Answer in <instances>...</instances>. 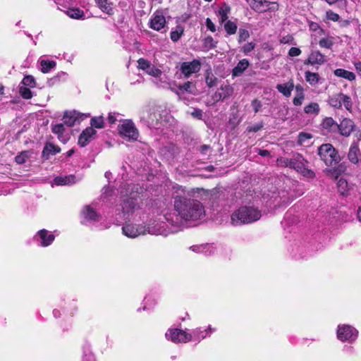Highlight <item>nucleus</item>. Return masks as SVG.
Returning <instances> with one entry per match:
<instances>
[{
    "label": "nucleus",
    "instance_id": "nucleus-22",
    "mask_svg": "<svg viewBox=\"0 0 361 361\" xmlns=\"http://www.w3.org/2000/svg\"><path fill=\"white\" fill-rule=\"evenodd\" d=\"M322 126L323 129L326 130L327 133L337 132L338 128V123L331 117L325 118L323 120Z\"/></svg>",
    "mask_w": 361,
    "mask_h": 361
},
{
    "label": "nucleus",
    "instance_id": "nucleus-54",
    "mask_svg": "<svg viewBox=\"0 0 361 361\" xmlns=\"http://www.w3.org/2000/svg\"><path fill=\"white\" fill-rule=\"evenodd\" d=\"M137 63L138 68L145 71L147 68H148V66H149L151 63L147 60H145V59H140L137 61Z\"/></svg>",
    "mask_w": 361,
    "mask_h": 361
},
{
    "label": "nucleus",
    "instance_id": "nucleus-56",
    "mask_svg": "<svg viewBox=\"0 0 361 361\" xmlns=\"http://www.w3.org/2000/svg\"><path fill=\"white\" fill-rule=\"evenodd\" d=\"M192 85V83L191 82H187L181 85H179L178 89L181 91L192 92V90H191Z\"/></svg>",
    "mask_w": 361,
    "mask_h": 361
},
{
    "label": "nucleus",
    "instance_id": "nucleus-27",
    "mask_svg": "<svg viewBox=\"0 0 361 361\" xmlns=\"http://www.w3.org/2000/svg\"><path fill=\"white\" fill-rule=\"evenodd\" d=\"M139 116L140 121L143 122L145 124L150 125L151 121L152 120L151 118L150 109L147 106L142 108L139 111Z\"/></svg>",
    "mask_w": 361,
    "mask_h": 361
},
{
    "label": "nucleus",
    "instance_id": "nucleus-53",
    "mask_svg": "<svg viewBox=\"0 0 361 361\" xmlns=\"http://www.w3.org/2000/svg\"><path fill=\"white\" fill-rule=\"evenodd\" d=\"M255 47V44L253 42H248L243 45L241 50L244 54H247L250 51H252Z\"/></svg>",
    "mask_w": 361,
    "mask_h": 361
},
{
    "label": "nucleus",
    "instance_id": "nucleus-28",
    "mask_svg": "<svg viewBox=\"0 0 361 361\" xmlns=\"http://www.w3.org/2000/svg\"><path fill=\"white\" fill-rule=\"evenodd\" d=\"M82 215L87 221H96L99 219L97 212L92 209L90 206H86L82 211Z\"/></svg>",
    "mask_w": 361,
    "mask_h": 361
},
{
    "label": "nucleus",
    "instance_id": "nucleus-16",
    "mask_svg": "<svg viewBox=\"0 0 361 361\" xmlns=\"http://www.w3.org/2000/svg\"><path fill=\"white\" fill-rule=\"evenodd\" d=\"M361 157V152L359 147V145L357 142H353L349 148L348 153V159L353 164L359 163L360 158Z\"/></svg>",
    "mask_w": 361,
    "mask_h": 361
},
{
    "label": "nucleus",
    "instance_id": "nucleus-42",
    "mask_svg": "<svg viewBox=\"0 0 361 361\" xmlns=\"http://www.w3.org/2000/svg\"><path fill=\"white\" fill-rule=\"evenodd\" d=\"M224 28L228 35H233L236 32L237 25L234 23L228 20L224 25Z\"/></svg>",
    "mask_w": 361,
    "mask_h": 361
},
{
    "label": "nucleus",
    "instance_id": "nucleus-59",
    "mask_svg": "<svg viewBox=\"0 0 361 361\" xmlns=\"http://www.w3.org/2000/svg\"><path fill=\"white\" fill-rule=\"evenodd\" d=\"M202 114H203V112L200 109H195L194 111L191 113V116L193 118H197L198 120L202 119Z\"/></svg>",
    "mask_w": 361,
    "mask_h": 361
},
{
    "label": "nucleus",
    "instance_id": "nucleus-49",
    "mask_svg": "<svg viewBox=\"0 0 361 361\" xmlns=\"http://www.w3.org/2000/svg\"><path fill=\"white\" fill-rule=\"evenodd\" d=\"M278 161L282 166L292 169L293 162V157L292 158H281V159H278Z\"/></svg>",
    "mask_w": 361,
    "mask_h": 361
},
{
    "label": "nucleus",
    "instance_id": "nucleus-46",
    "mask_svg": "<svg viewBox=\"0 0 361 361\" xmlns=\"http://www.w3.org/2000/svg\"><path fill=\"white\" fill-rule=\"evenodd\" d=\"M250 37L249 31L245 29L240 28L238 32V42L242 43L246 41Z\"/></svg>",
    "mask_w": 361,
    "mask_h": 361
},
{
    "label": "nucleus",
    "instance_id": "nucleus-13",
    "mask_svg": "<svg viewBox=\"0 0 361 361\" xmlns=\"http://www.w3.org/2000/svg\"><path fill=\"white\" fill-rule=\"evenodd\" d=\"M338 126L337 131L344 137H349L355 128L354 121L350 118H343Z\"/></svg>",
    "mask_w": 361,
    "mask_h": 361
},
{
    "label": "nucleus",
    "instance_id": "nucleus-52",
    "mask_svg": "<svg viewBox=\"0 0 361 361\" xmlns=\"http://www.w3.org/2000/svg\"><path fill=\"white\" fill-rule=\"evenodd\" d=\"M326 17L328 20L336 22L339 20L340 17L338 14L334 11L329 10L326 12Z\"/></svg>",
    "mask_w": 361,
    "mask_h": 361
},
{
    "label": "nucleus",
    "instance_id": "nucleus-14",
    "mask_svg": "<svg viewBox=\"0 0 361 361\" xmlns=\"http://www.w3.org/2000/svg\"><path fill=\"white\" fill-rule=\"evenodd\" d=\"M96 133L97 131L93 128H86L79 136L78 145L82 147L87 145L94 138Z\"/></svg>",
    "mask_w": 361,
    "mask_h": 361
},
{
    "label": "nucleus",
    "instance_id": "nucleus-44",
    "mask_svg": "<svg viewBox=\"0 0 361 361\" xmlns=\"http://www.w3.org/2000/svg\"><path fill=\"white\" fill-rule=\"evenodd\" d=\"M312 135L310 133L301 132L298 136V143L300 145L305 144L308 140L311 139Z\"/></svg>",
    "mask_w": 361,
    "mask_h": 361
},
{
    "label": "nucleus",
    "instance_id": "nucleus-38",
    "mask_svg": "<svg viewBox=\"0 0 361 361\" xmlns=\"http://www.w3.org/2000/svg\"><path fill=\"white\" fill-rule=\"evenodd\" d=\"M184 29L181 26H177L175 30L171 32V39L173 42H178L183 35Z\"/></svg>",
    "mask_w": 361,
    "mask_h": 361
},
{
    "label": "nucleus",
    "instance_id": "nucleus-39",
    "mask_svg": "<svg viewBox=\"0 0 361 361\" xmlns=\"http://www.w3.org/2000/svg\"><path fill=\"white\" fill-rule=\"evenodd\" d=\"M30 152L28 151H23L19 154H18L16 158V162L18 164H23L25 163L26 160L30 157Z\"/></svg>",
    "mask_w": 361,
    "mask_h": 361
},
{
    "label": "nucleus",
    "instance_id": "nucleus-60",
    "mask_svg": "<svg viewBox=\"0 0 361 361\" xmlns=\"http://www.w3.org/2000/svg\"><path fill=\"white\" fill-rule=\"evenodd\" d=\"M300 54H301V50L297 47H291L288 51V55L292 57L298 56Z\"/></svg>",
    "mask_w": 361,
    "mask_h": 361
},
{
    "label": "nucleus",
    "instance_id": "nucleus-57",
    "mask_svg": "<svg viewBox=\"0 0 361 361\" xmlns=\"http://www.w3.org/2000/svg\"><path fill=\"white\" fill-rule=\"evenodd\" d=\"M63 130H64V127H63V124H62V123L56 124L54 126H53V128H52V131L55 134L60 135V134L63 133Z\"/></svg>",
    "mask_w": 361,
    "mask_h": 361
},
{
    "label": "nucleus",
    "instance_id": "nucleus-12",
    "mask_svg": "<svg viewBox=\"0 0 361 361\" xmlns=\"http://www.w3.org/2000/svg\"><path fill=\"white\" fill-rule=\"evenodd\" d=\"M87 116L83 114H80L76 111H66L64 114L63 120L64 124L71 127L73 126L76 123H80V121L87 118Z\"/></svg>",
    "mask_w": 361,
    "mask_h": 361
},
{
    "label": "nucleus",
    "instance_id": "nucleus-17",
    "mask_svg": "<svg viewBox=\"0 0 361 361\" xmlns=\"http://www.w3.org/2000/svg\"><path fill=\"white\" fill-rule=\"evenodd\" d=\"M326 62L325 56L323 55L319 51H312L305 64H319L322 65Z\"/></svg>",
    "mask_w": 361,
    "mask_h": 361
},
{
    "label": "nucleus",
    "instance_id": "nucleus-4",
    "mask_svg": "<svg viewBox=\"0 0 361 361\" xmlns=\"http://www.w3.org/2000/svg\"><path fill=\"white\" fill-rule=\"evenodd\" d=\"M119 134L129 141L137 140L139 136L138 130L131 120L125 119L118 126Z\"/></svg>",
    "mask_w": 361,
    "mask_h": 361
},
{
    "label": "nucleus",
    "instance_id": "nucleus-30",
    "mask_svg": "<svg viewBox=\"0 0 361 361\" xmlns=\"http://www.w3.org/2000/svg\"><path fill=\"white\" fill-rule=\"evenodd\" d=\"M334 75L336 76L347 79L350 81H353L355 79V75L354 73L342 68L335 70Z\"/></svg>",
    "mask_w": 361,
    "mask_h": 361
},
{
    "label": "nucleus",
    "instance_id": "nucleus-32",
    "mask_svg": "<svg viewBox=\"0 0 361 361\" xmlns=\"http://www.w3.org/2000/svg\"><path fill=\"white\" fill-rule=\"evenodd\" d=\"M60 149H57L53 144L48 143L44 147L42 151V157L45 159H48L49 158L50 154H56L59 152Z\"/></svg>",
    "mask_w": 361,
    "mask_h": 361
},
{
    "label": "nucleus",
    "instance_id": "nucleus-29",
    "mask_svg": "<svg viewBox=\"0 0 361 361\" xmlns=\"http://www.w3.org/2000/svg\"><path fill=\"white\" fill-rule=\"evenodd\" d=\"M337 189L338 192L343 195H348L350 190V187L347 180L343 178H341L337 181Z\"/></svg>",
    "mask_w": 361,
    "mask_h": 361
},
{
    "label": "nucleus",
    "instance_id": "nucleus-63",
    "mask_svg": "<svg viewBox=\"0 0 361 361\" xmlns=\"http://www.w3.org/2000/svg\"><path fill=\"white\" fill-rule=\"evenodd\" d=\"M209 149H211V147L208 145H202L199 147V151L202 154H206Z\"/></svg>",
    "mask_w": 361,
    "mask_h": 361
},
{
    "label": "nucleus",
    "instance_id": "nucleus-33",
    "mask_svg": "<svg viewBox=\"0 0 361 361\" xmlns=\"http://www.w3.org/2000/svg\"><path fill=\"white\" fill-rule=\"evenodd\" d=\"M304 111L307 114L317 116L320 111L319 105L316 102H311L304 108Z\"/></svg>",
    "mask_w": 361,
    "mask_h": 361
},
{
    "label": "nucleus",
    "instance_id": "nucleus-35",
    "mask_svg": "<svg viewBox=\"0 0 361 361\" xmlns=\"http://www.w3.org/2000/svg\"><path fill=\"white\" fill-rule=\"evenodd\" d=\"M305 80L311 85H314L318 83L319 80V75L317 73H312L310 71L305 72Z\"/></svg>",
    "mask_w": 361,
    "mask_h": 361
},
{
    "label": "nucleus",
    "instance_id": "nucleus-58",
    "mask_svg": "<svg viewBox=\"0 0 361 361\" xmlns=\"http://www.w3.org/2000/svg\"><path fill=\"white\" fill-rule=\"evenodd\" d=\"M252 106L255 112L257 113L262 108V103L260 101H259L257 99H255L252 102Z\"/></svg>",
    "mask_w": 361,
    "mask_h": 361
},
{
    "label": "nucleus",
    "instance_id": "nucleus-23",
    "mask_svg": "<svg viewBox=\"0 0 361 361\" xmlns=\"http://www.w3.org/2000/svg\"><path fill=\"white\" fill-rule=\"evenodd\" d=\"M77 180L75 176L69 175L66 176H57L54 179V183L56 185H68L76 183Z\"/></svg>",
    "mask_w": 361,
    "mask_h": 361
},
{
    "label": "nucleus",
    "instance_id": "nucleus-31",
    "mask_svg": "<svg viewBox=\"0 0 361 361\" xmlns=\"http://www.w3.org/2000/svg\"><path fill=\"white\" fill-rule=\"evenodd\" d=\"M99 8L104 13L111 15L113 14V8L111 7V3L109 2L108 0H95Z\"/></svg>",
    "mask_w": 361,
    "mask_h": 361
},
{
    "label": "nucleus",
    "instance_id": "nucleus-6",
    "mask_svg": "<svg viewBox=\"0 0 361 361\" xmlns=\"http://www.w3.org/2000/svg\"><path fill=\"white\" fill-rule=\"evenodd\" d=\"M358 336V331L350 325H339L337 329V337L343 341L352 343L355 341Z\"/></svg>",
    "mask_w": 361,
    "mask_h": 361
},
{
    "label": "nucleus",
    "instance_id": "nucleus-62",
    "mask_svg": "<svg viewBox=\"0 0 361 361\" xmlns=\"http://www.w3.org/2000/svg\"><path fill=\"white\" fill-rule=\"evenodd\" d=\"M219 16L221 22L226 21L228 18L227 11L223 8L219 9Z\"/></svg>",
    "mask_w": 361,
    "mask_h": 361
},
{
    "label": "nucleus",
    "instance_id": "nucleus-34",
    "mask_svg": "<svg viewBox=\"0 0 361 361\" xmlns=\"http://www.w3.org/2000/svg\"><path fill=\"white\" fill-rule=\"evenodd\" d=\"M40 65L42 72L47 73L56 66V62L54 61L42 60Z\"/></svg>",
    "mask_w": 361,
    "mask_h": 361
},
{
    "label": "nucleus",
    "instance_id": "nucleus-2",
    "mask_svg": "<svg viewBox=\"0 0 361 361\" xmlns=\"http://www.w3.org/2000/svg\"><path fill=\"white\" fill-rule=\"evenodd\" d=\"M262 216L261 211L252 206H243L235 210L231 215L233 226L248 224L257 221Z\"/></svg>",
    "mask_w": 361,
    "mask_h": 361
},
{
    "label": "nucleus",
    "instance_id": "nucleus-18",
    "mask_svg": "<svg viewBox=\"0 0 361 361\" xmlns=\"http://www.w3.org/2000/svg\"><path fill=\"white\" fill-rule=\"evenodd\" d=\"M54 238L55 236L53 234H48V231L45 229H42L37 233V240H40V245L42 247L51 245Z\"/></svg>",
    "mask_w": 361,
    "mask_h": 361
},
{
    "label": "nucleus",
    "instance_id": "nucleus-64",
    "mask_svg": "<svg viewBox=\"0 0 361 361\" xmlns=\"http://www.w3.org/2000/svg\"><path fill=\"white\" fill-rule=\"evenodd\" d=\"M82 361H95V358L91 353H88L84 355Z\"/></svg>",
    "mask_w": 361,
    "mask_h": 361
},
{
    "label": "nucleus",
    "instance_id": "nucleus-11",
    "mask_svg": "<svg viewBox=\"0 0 361 361\" xmlns=\"http://www.w3.org/2000/svg\"><path fill=\"white\" fill-rule=\"evenodd\" d=\"M123 233L128 238H136L147 233L146 226L128 224L122 227Z\"/></svg>",
    "mask_w": 361,
    "mask_h": 361
},
{
    "label": "nucleus",
    "instance_id": "nucleus-9",
    "mask_svg": "<svg viewBox=\"0 0 361 361\" xmlns=\"http://www.w3.org/2000/svg\"><path fill=\"white\" fill-rule=\"evenodd\" d=\"M233 93V88L230 85L221 86L220 89L214 92L211 99L207 102V106H212L220 100L230 97Z\"/></svg>",
    "mask_w": 361,
    "mask_h": 361
},
{
    "label": "nucleus",
    "instance_id": "nucleus-1",
    "mask_svg": "<svg viewBox=\"0 0 361 361\" xmlns=\"http://www.w3.org/2000/svg\"><path fill=\"white\" fill-rule=\"evenodd\" d=\"M174 208L178 215L186 221H196L205 215L202 204L193 198L177 196L174 200Z\"/></svg>",
    "mask_w": 361,
    "mask_h": 361
},
{
    "label": "nucleus",
    "instance_id": "nucleus-51",
    "mask_svg": "<svg viewBox=\"0 0 361 361\" xmlns=\"http://www.w3.org/2000/svg\"><path fill=\"white\" fill-rule=\"evenodd\" d=\"M305 96L303 92H298L293 100V103L295 106H300L302 104Z\"/></svg>",
    "mask_w": 361,
    "mask_h": 361
},
{
    "label": "nucleus",
    "instance_id": "nucleus-41",
    "mask_svg": "<svg viewBox=\"0 0 361 361\" xmlns=\"http://www.w3.org/2000/svg\"><path fill=\"white\" fill-rule=\"evenodd\" d=\"M23 86L34 87L35 86V80L33 76L32 75H26L23 78L22 82Z\"/></svg>",
    "mask_w": 361,
    "mask_h": 361
},
{
    "label": "nucleus",
    "instance_id": "nucleus-40",
    "mask_svg": "<svg viewBox=\"0 0 361 361\" xmlns=\"http://www.w3.org/2000/svg\"><path fill=\"white\" fill-rule=\"evenodd\" d=\"M91 126L97 128H102L104 127V118L103 116L93 117L91 119Z\"/></svg>",
    "mask_w": 361,
    "mask_h": 361
},
{
    "label": "nucleus",
    "instance_id": "nucleus-20",
    "mask_svg": "<svg viewBox=\"0 0 361 361\" xmlns=\"http://www.w3.org/2000/svg\"><path fill=\"white\" fill-rule=\"evenodd\" d=\"M165 25L166 19L162 15H155L150 21V27L157 31H160Z\"/></svg>",
    "mask_w": 361,
    "mask_h": 361
},
{
    "label": "nucleus",
    "instance_id": "nucleus-36",
    "mask_svg": "<svg viewBox=\"0 0 361 361\" xmlns=\"http://www.w3.org/2000/svg\"><path fill=\"white\" fill-rule=\"evenodd\" d=\"M66 14L73 19H80L84 16L83 11L79 8H70L66 11Z\"/></svg>",
    "mask_w": 361,
    "mask_h": 361
},
{
    "label": "nucleus",
    "instance_id": "nucleus-45",
    "mask_svg": "<svg viewBox=\"0 0 361 361\" xmlns=\"http://www.w3.org/2000/svg\"><path fill=\"white\" fill-rule=\"evenodd\" d=\"M145 71L147 74L154 77H159L161 74V71L151 63L148 66V68H147Z\"/></svg>",
    "mask_w": 361,
    "mask_h": 361
},
{
    "label": "nucleus",
    "instance_id": "nucleus-26",
    "mask_svg": "<svg viewBox=\"0 0 361 361\" xmlns=\"http://www.w3.org/2000/svg\"><path fill=\"white\" fill-rule=\"evenodd\" d=\"M146 229L147 233L152 235H166L164 226L161 224L153 225V224H149L146 226Z\"/></svg>",
    "mask_w": 361,
    "mask_h": 361
},
{
    "label": "nucleus",
    "instance_id": "nucleus-3",
    "mask_svg": "<svg viewBox=\"0 0 361 361\" xmlns=\"http://www.w3.org/2000/svg\"><path fill=\"white\" fill-rule=\"evenodd\" d=\"M317 154L326 166H333L341 161V157L335 147L329 143L322 144L318 147Z\"/></svg>",
    "mask_w": 361,
    "mask_h": 361
},
{
    "label": "nucleus",
    "instance_id": "nucleus-5",
    "mask_svg": "<svg viewBox=\"0 0 361 361\" xmlns=\"http://www.w3.org/2000/svg\"><path fill=\"white\" fill-rule=\"evenodd\" d=\"M308 161L300 154L293 156V162L292 169L302 174L307 178H313L315 173L313 171L307 168Z\"/></svg>",
    "mask_w": 361,
    "mask_h": 361
},
{
    "label": "nucleus",
    "instance_id": "nucleus-7",
    "mask_svg": "<svg viewBox=\"0 0 361 361\" xmlns=\"http://www.w3.org/2000/svg\"><path fill=\"white\" fill-rule=\"evenodd\" d=\"M329 104L335 109H341L343 104L346 110L350 111L353 106L351 98L343 93L335 94L329 99Z\"/></svg>",
    "mask_w": 361,
    "mask_h": 361
},
{
    "label": "nucleus",
    "instance_id": "nucleus-50",
    "mask_svg": "<svg viewBox=\"0 0 361 361\" xmlns=\"http://www.w3.org/2000/svg\"><path fill=\"white\" fill-rule=\"evenodd\" d=\"M217 78L214 77L212 74H207L206 76V83L208 87H212L216 85Z\"/></svg>",
    "mask_w": 361,
    "mask_h": 361
},
{
    "label": "nucleus",
    "instance_id": "nucleus-15",
    "mask_svg": "<svg viewBox=\"0 0 361 361\" xmlns=\"http://www.w3.org/2000/svg\"><path fill=\"white\" fill-rule=\"evenodd\" d=\"M121 205L125 214L131 213L139 207L137 199L133 196L123 199Z\"/></svg>",
    "mask_w": 361,
    "mask_h": 361
},
{
    "label": "nucleus",
    "instance_id": "nucleus-61",
    "mask_svg": "<svg viewBox=\"0 0 361 361\" xmlns=\"http://www.w3.org/2000/svg\"><path fill=\"white\" fill-rule=\"evenodd\" d=\"M206 26L212 32H215L216 31V27H215V25L213 23V22L212 21V20L209 18H207L206 19Z\"/></svg>",
    "mask_w": 361,
    "mask_h": 361
},
{
    "label": "nucleus",
    "instance_id": "nucleus-55",
    "mask_svg": "<svg viewBox=\"0 0 361 361\" xmlns=\"http://www.w3.org/2000/svg\"><path fill=\"white\" fill-rule=\"evenodd\" d=\"M263 128V123H259L257 124H255L253 126H249L247 128V130L248 132H254L256 133L261 130Z\"/></svg>",
    "mask_w": 361,
    "mask_h": 361
},
{
    "label": "nucleus",
    "instance_id": "nucleus-8",
    "mask_svg": "<svg viewBox=\"0 0 361 361\" xmlns=\"http://www.w3.org/2000/svg\"><path fill=\"white\" fill-rule=\"evenodd\" d=\"M166 338L175 343H187L192 340V334L181 329H172L166 333Z\"/></svg>",
    "mask_w": 361,
    "mask_h": 361
},
{
    "label": "nucleus",
    "instance_id": "nucleus-47",
    "mask_svg": "<svg viewBox=\"0 0 361 361\" xmlns=\"http://www.w3.org/2000/svg\"><path fill=\"white\" fill-rule=\"evenodd\" d=\"M319 44L321 47L330 49L333 46L334 42L330 38H322L319 40Z\"/></svg>",
    "mask_w": 361,
    "mask_h": 361
},
{
    "label": "nucleus",
    "instance_id": "nucleus-24",
    "mask_svg": "<svg viewBox=\"0 0 361 361\" xmlns=\"http://www.w3.org/2000/svg\"><path fill=\"white\" fill-rule=\"evenodd\" d=\"M249 64L250 63L247 59H243L240 60L232 71L233 76L238 77L241 75L243 73L247 68Z\"/></svg>",
    "mask_w": 361,
    "mask_h": 361
},
{
    "label": "nucleus",
    "instance_id": "nucleus-21",
    "mask_svg": "<svg viewBox=\"0 0 361 361\" xmlns=\"http://www.w3.org/2000/svg\"><path fill=\"white\" fill-rule=\"evenodd\" d=\"M190 249L197 253H203L205 255H211L214 253V247L209 244L192 245Z\"/></svg>",
    "mask_w": 361,
    "mask_h": 361
},
{
    "label": "nucleus",
    "instance_id": "nucleus-37",
    "mask_svg": "<svg viewBox=\"0 0 361 361\" xmlns=\"http://www.w3.org/2000/svg\"><path fill=\"white\" fill-rule=\"evenodd\" d=\"M215 331L214 329H212V327H209L207 330L202 331L201 329H196L192 331V337L193 336L195 339H203L207 336V331Z\"/></svg>",
    "mask_w": 361,
    "mask_h": 361
},
{
    "label": "nucleus",
    "instance_id": "nucleus-43",
    "mask_svg": "<svg viewBox=\"0 0 361 361\" xmlns=\"http://www.w3.org/2000/svg\"><path fill=\"white\" fill-rule=\"evenodd\" d=\"M19 93L21 97L25 99H30L32 97V93L27 87L20 86L19 88Z\"/></svg>",
    "mask_w": 361,
    "mask_h": 361
},
{
    "label": "nucleus",
    "instance_id": "nucleus-25",
    "mask_svg": "<svg viewBox=\"0 0 361 361\" xmlns=\"http://www.w3.org/2000/svg\"><path fill=\"white\" fill-rule=\"evenodd\" d=\"M294 88V85L292 81H290L283 84H279L276 86V89L281 93H282L285 97H290L291 94V92Z\"/></svg>",
    "mask_w": 361,
    "mask_h": 361
},
{
    "label": "nucleus",
    "instance_id": "nucleus-10",
    "mask_svg": "<svg viewBox=\"0 0 361 361\" xmlns=\"http://www.w3.org/2000/svg\"><path fill=\"white\" fill-rule=\"evenodd\" d=\"M200 68V61L198 59H193L192 61L183 62L180 71L185 78H189L192 74L198 73Z\"/></svg>",
    "mask_w": 361,
    "mask_h": 361
},
{
    "label": "nucleus",
    "instance_id": "nucleus-48",
    "mask_svg": "<svg viewBox=\"0 0 361 361\" xmlns=\"http://www.w3.org/2000/svg\"><path fill=\"white\" fill-rule=\"evenodd\" d=\"M204 47L207 49H213L216 47V42H215L212 37L209 36L204 39Z\"/></svg>",
    "mask_w": 361,
    "mask_h": 361
},
{
    "label": "nucleus",
    "instance_id": "nucleus-19",
    "mask_svg": "<svg viewBox=\"0 0 361 361\" xmlns=\"http://www.w3.org/2000/svg\"><path fill=\"white\" fill-rule=\"evenodd\" d=\"M250 7L258 13H264L269 9V1L266 0H251L250 2Z\"/></svg>",
    "mask_w": 361,
    "mask_h": 361
}]
</instances>
